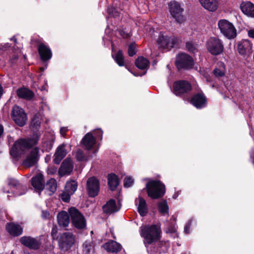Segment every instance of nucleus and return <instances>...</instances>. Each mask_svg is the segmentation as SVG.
Wrapping results in <instances>:
<instances>
[{"instance_id":"52","label":"nucleus","mask_w":254,"mask_h":254,"mask_svg":"<svg viewBox=\"0 0 254 254\" xmlns=\"http://www.w3.org/2000/svg\"><path fill=\"white\" fill-rule=\"evenodd\" d=\"M57 171V168L55 166H51L48 168V174L53 175L56 173Z\"/></svg>"},{"instance_id":"22","label":"nucleus","mask_w":254,"mask_h":254,"mask_svg":"<svg viewBox=\"0 0 254 254\" xmlns=\"http://www.w3.org/2000/svg\"><path fill=\"white\" fill-rule=\"evenodd\" d=\"M96 142V138L91 132L87 133L81 141V144L85 147L87 150H91Z\"/></svg>"},{"instance_id":"48","label":"nucleus","mask_w":254,"mask_h":254,"mask_svg":"<svg viewBox=\"0 0 254 254\" xmlns=\"http://www.w3.org/2000/svg\"><path fill=\"white\" fill-rule=\"evenodd\" d=\"M134 183L133 180L130 177H126L124 181V187L128 188L132 186Z\"/></svg>"},{"instance_id":"46","label":"nucleus","mask_w":254,"mask_h":254,"mask_svg":"<svg viewBox=\"0 0 254 254\" xmlns=\"http://www.w3.org/2000/svg\"><path fill=\"white\" fill-rule=\"evenodd\" d=\"M75 158L78 161H83L86 160V157L81 149H78L75 154Z\"/></svg>"},{"instance_id":"27","label":"nucleus","mask_w":254,"mask_h":254,"mask_svg":"<svg viewBox=\"0 0 254 254\" xmlns=\"http://www.w3.org/2000/svg\"><path fill=\"white\" fill-rule=\"evenodd\" d=\"M102 209L103 212L106 214H111L116 212L119 210L117 208L116 200L114 199H110L104 204Z\"/></svg>"},{"instance_id":"28","label":"nucleus","mask_w":254,"mask_h":254,"mask_svg":"<svg viewBox=\"0 0 254 254\" xmlns=\"http://www.w3.org/2000/svg\"><path fill=\"white\" fill-rule=\"evenodd\" d=\"M17 95L20 98L31 100L34 96L33 92L28 88H20L16 91Z\"/></svg>"},{"instance_id":"3","label":"nucleus","mask_w":254,"mask_h":254,"mask_svg":"<svg viewBox=\"0 0 254 254\" xmlns=\"http://www.w3.org/2000/svg\"><path fill=\"white\" fill-rule=\"evenodd\" d=\"M207 52L213 56L222 54L224 51V45L222 40L217 37H211L206 42Z\"/></svg>"},{"instance_id":"26","label":"nucleus","mask_w":254,"mask_h":254,"mask_svg":"<svg viewBox=\"0 0 254 254\" xmlns=\"http://www.w3.org/2000/svg\"><path fill=\"white\" fill-rule=\"evenodd\" d=\"M70 215L69 213L65 211H62L57 215V220L60 226L65 227L67 226L70 222Z\"/></svg>"},{"instance_id":"44","label":"nucleus","mask_w":254,"mask_h":254,"mask_svg":"<svg viewBox=\"0 0 254 254\" xmlns=\"http://www.w3.org/2000/svg\"><path fill=\"white\" fill-rule=\"evenodd\" d=\"M136 47V45L135 42H132L128 45L127 53L129 57H133L136 54L137 51Z\"/></svg>"},{"instance_id":"24","label":"nucleus","mask_w":254,"mask_h":254,"mask_svg":"<svg viewBox=\"0 0 254 254\" xmlns=\"http://www.w3.org/2000/svg\"><path fill=\"white\" fill-rule=\"evenodd\" d=\"M240 9L245 15L254 18V4L249 1H242Z\"/></svg>"},{"instance_id":"14","label":"nucleus","mask_w":254,"mask_h":254,"mask_svg":"<svg viewBox=\"0 0 254 254\" xmlns=\"http://www.w3.org/2000/svg\"><path fill=\"white\" fill-rule=\"evenodd\" d=\"M190 102L197 109L206 107L207 99L202 91L194 94L190 98Z\"/></svg>"},{"instance_id":"11","label":"nucleus","mask_w":254,"mask_h":254,"mask_svg":"<svg viewBox=\"0 0 254 254\" xmlns=\"http://www.w3.org/2000/svg\"><path fill=\"white\" fill-rule=\"evenodd\" d=\"M59 246L62 251L69 250L74 243L73 235L69 232L63 233L58 241Z\"/></svg>"},{"instance_id":"40","label":"nucleus","mask_w":254,"mask_h":254,"mask_svg":"<svg viewBox=\"0 0 254 254\" xmlns=\"http://www.w3.org/2000/svg\"><path fill=\"white\" fill-rule=\"evenodd\" d=\"M82 248L85 254H90L94 248L92 242L90 241H85L82 245Z\"/></svg>"},{"instance_id":"4","label":"nucleus","mask_w":254,"mask_h":254,"mask_svg":"<svg viewBox=\"0 0 254 254\" xmlns=\"http://www.w3.org/2000/svg\"><path fill=\"white\" fill-rule=\"evenodd\" d=\"M175 64L178 71L190 70L194 65L192 57L185 53H181L176 58Z\"/></svg>"},{"instance_id":"41","label":"nucleus","mask_w":254,"mask_h":254,"mask_svg":"<svg viewBox=\"0 0 254 254\" xmlns=\"http://www.w3.org/2000/svg\"><path fill=\"white\" fill-rule=\"evenodd\" d=\"M220 64L222 66L223 69L216 67L213 71L214 75L217 78L221 77L225 75V65L222 62L220 63Z\"/></svg>"},{"instance_id":"39","label":"nucleus","mask_w":254,"mask_h":254,"mask_svg":"<svg viewBox=\"0 0 254 254\" xmlns=\"http://www.w3.org/2000/svg\"><path fill=\"white\" fill-rule=\"evenodd\" d=\"M157 245L159 247L161 253H166L167 252L170 247V242L169 241H158Z\"/></svg>"},{"instance_id":"7","label":"nucleus","mask_w":254,"mask_h":254,"mask_svg":"<svg viewBox=\"0 0 254 254\" xmlns=\"http://www.w3.org/2000/svg\"><path fill=\"white\" fill-rule=\"evenodd\" d=\"M218 26L221 33L227 39H233L236 37L237 30L234 24L228 20H219L218 22Z\"/></svg>"},{"instance_id":"58","label":"nucleus","mask_w":254,"mask_h":254,"mask_svg":"<svg viewBox=\"0 0 254 254\" xmlns=\"http://www.w3.org/2000/svg\"><path fill=\"white\" fill-rule=\"evenodd\" d=\"M206 1V0H199V1L200 2L201 5L202 6H206V7H208V5H207V4L205 2V1ZM213 0H211V4L212 5H213Z\"/></svg>"},{"instance_id":"38","label":"nucleus","mask_w":254,"mask_h":254,"mask_svg":"<svg viewBox=\"0 0 254 254\" xmlns=\"http://www.w3.org/2000/svg\"><path fill=\"white\" fill-rule=\"evenodd\" d=\"M47 189L51 193L50 194L54 193L57 190V184L56 180L54 178L50 179L46 183Z\"/></svg>"},{"instance_id":"30","label":"nucleus","mask_w":254,"mask_h":254,"mask_svg":"<svg viewBox=\"0 0 254 254\" xmlns=\"http://www.w3.org/2000/svg\"><path fill=\"white\" fill-rule=\"evenodd\" d=\"M139 203L137 211L141 216H145L148 213V207L146 200L141 196L138 197Z\"/></svg>"},{"instance_id":"51","label":"nucleus","mask_w":254,"mask_h":254,"mask_svg":"<svg viewBox=\"0 0 254 254\" xmlns=\"http://www.w3.org/2000/svg\"><path fill=\"white\" fill-rule=\"evenodd\" d=\"M176 231V228H175V225L173 224H170L168 228H167V230H166V233H175Z\"/></svg>"},{"instance_id":"59","label":"nucleus","mask_w":254,"mask_h":254,"mask_svg":"<svg viewBox=\"0 0 254 254\" xmlns=\"http://www.w3.org/2000/svg\"><path fill=\"white\" fill-rule=\"evenodd\" d=\"M248 36L250 38H252L254 39V29H251L248 31Z\"/></svg>"},{"instance_id":"17","label":"nucleus","mask_w":254,"mask_h":254,"mask_svg":"<svg viewBox=\"0 0 254 254\" xmlns=\"http://www.w3.org/2000/svg\"><path fill=\"white\" fill-rule=\"evenodd\" d=\"M39 149L37 147H34L31 150L29 155L23 160L22 165L28 168H30L35 165L39 160Z\"/></svg>"},{"instance_id":"6","label":"nucleus","mask_w":254,"mask_h":254,"mask_svg":"<svg viewBox=\"0 0 254 254\" xmlns=\"http://www.w3.org/2000/svg\"><path fill=\"white\" fill-rule=\"evenodd\" d=\"M72 225L79 230L84 229L86 226V221L83 215L74 207L68 209Z\"/></svg>"},{"instance_id":"8","label":"nucleus","mask_w":254,"mask_h":254,"mask_svg":"<svg viewBox=\"0 0 254 254\" xmlns=\"http://www.w3.org/2000/svg\"><path fill=\"white\" fill-rule=\"evenodd\" d=\"M168 8L171 16L175 19V22L182 24L185 20L183 13L184 11L180 3L175 0L171 1L168 3Z\"/></svg>"},{"instance_id":"56","label":"nucleus","mask_w":254,"mask_h":254,"mask_svg":"<svg viewBox=\"0 0 254 254\" xmlns=\"http://www.w3.org/2000/svg\"><path fill=\"white\" fill-rule=\"evenodd\" d=\"M190 223H188L184 228V232L186 234H189L190 229Z\"/></svg>"},{"instance_id":"61","label":"nucleus","mask_w":254,"mask_h":254,"mask_svg":"<svg viewBox=\"0 0 254 254\" xmlns=\"http://www.w3.org/2000/svg\"><path fill=\"white\" fill-rule=\"evenodd\" d=\"M179 195V191L175 192L174 193V194L173 195L172 197L173 199H176L178 197Z\"/></svg>"},{"instance_id":"47","label":"nucleus","mask_w":254,"mask_h":254,"mask_svg":"<svg viewBox=\"0 0 254 254\" xmlns=\"http://www.w3.org/2000/svg\"><path fill=\"white\" fill-rule=\"evenodd\" d=\"M118 32L119 35L124 39H128L131 36V34L128 33L126 31V28H122L118 29Z\"/></svg>"},{"instance_id":"49","label":"nucleus","mask_w":254,"mask_h":254,"mask_svg":"<svg viewBox=\"0 0 254 254\" xmlns=\"http://www.w3.org/2000/svg\"><path fill=\"white\" fill-rule=\"evenodd\" d=\"M58 228L56 225H54L53 226L52 231H51V236L52 237V239L53 240H58Z\"/></svg>"},{"instance_id":"57","label":"nucleus","mask_w":254,"mask_h":254,"mask_svg":"<svg viewBox=\"0 0 254 254\" xmlns=\"http://www.w3.org/2000/svg\"><path fill=\"white\" fill-rule=\"evenodd\" d=\"M67 131V129L65 127H62L60 129V133L62 136L66 135V132Z\"/></svg>"},{"instance_id":"35","label":"nucleus","mask_w":254,"mask_h":254,"mask_svg":"<svg viewBox=\"0 0 254 254\" xmlns=\"http://www.w3.org/2000/svg\"><path fill=\"white\" fill-rule=\"evenodd\" d=\"M77 183L74 180H71L66 182L65 190L68 193L72 194L77 189Z\"/></svg>"},{"instance_id":"29","label":"nucleus","mask_w":254,"mask_h":254,"mask_svg":"<svg viewBox=\"0 0 254 254\" xmlns=\"http://www.w3.org/2000/svg\"><path fill=\"white\" fill-rule=\"evenodd\" d=\"M120 184L119 179L115 174L111 173L108 176V185L112 191H114Z\"/></svg>"},{"instance_id":"55","label":"nucleus","mask_w":254,"mask_h":254,"mask_svg":"<svg viewBox=\"0 0 254 254\" xmlns=\"http://www.w3.org/2000/svg\"><path fill=\"white\" fill-rule=\"evenodd\" d=\"M96 137L100 138V140L102 139L103 131L100 129H98L95 132Z\"/></svg>"},{"instance_id":"20","label":"nucleus","mask_w":254,"mask_h":254,"mask_svg":"<svg viewBox=\"0 0 254 254\" xmlns=\"http://www.w3.org/2000/svg\"><path fill=\"white\" fill-rule=\"evenodd\" d=\"M252 44L249 40L243 39L238 43V51L240 55L249 56L252 53Z\"/></svg>"},{"instance_id":"60","label":"nucleus","mask_w":254,"mask_h":254,"mask_svg":"<svg viewBox=\"0 0 254 254\" xmlns=\"http://www.w3.org/2000/svg\"><path fill=\"white\" fill-rule=\"evenodd\" d=\"M4 132V127L3 126L0 124V137L3 135Z\"/></svg>"},{"instance_id":"37","label":"nucleus","mask_w":254,"mask_h":254,"mask_svg":"<svg viewBox=\"0 0 254 254\" xmlns=\"http://www.w3.org/2000/svg\"><path fill=\"white\" fill-rule=\"evenodd\" d=\"M158 209L160 213L165 215L169 212V206L166 199L159 202L158 204Z\"/></svg>"},{"instance_id":"21","label":"nucleus","mask_w":254,"mask_h":254,"mask_svg":"<svg viewBox=\"0 0 254 254\" xmlns=\"http://www.w3.org/2000/svg\"><path fill=\"white\" fill-rule=\"evenodd\" d=\"M102 247L108 253L117 254L122 250V245L114 240H109L103 245Z\"/></svg>"},{"instance_id":"42","label":"nucleus","mask_w":254,"mask_h":254,"mask_svg":"<svg viewBox=\"0 0 254 254\" xmlns=\"http://www.w3.org/2000/svg\"><path fill=\"white\" fill-rule=\"evenodd\" d=\"M213 5L211 4V0H206L205 1L208 5V7L203 6L205 9L210 11H215L218 7V2L217 0H213Z\"/></svg>"},{"instance_id":"36","label":"nucleus","mask_w":254,"mask_h":254,"mask_svg":"<svg viewBox=\"0 0 254 254\" xmlns=\"http://www.w3.org/2000/svg\"><path fill=\"white\" fill-rule=\"evenodd\" d=\"M24 151V149L19 144L13 148V145L10 149V154L14 158H17L19 157L21 153Z\"/></svg>"},{"instance_id":"9","label":"nucleus","mask_w":254,"mask_h":254,"mask_svg":"<svg viewBox=\"0 0 254 254\" xmlns=\"http://www.w3.org/2000/svg\"><path fill=\"white\" fill-rule=\"evenodd\" d=\"M11 117L15 124L20 127L25 126L28 120L25 111L17 105H14L12 108Z\"/></svg>"},{"instance_id":"1","label":"nucleus","mask_w":254,"mask_h":254,"mask_svg":"<svg viewBox=\"0 0 254 254\" xmlns=\"http://www.w3.org/2000/svg\"><path fill=\"white\" fill-rule=\"evenodd\" d=\"M162 230L160 224L145 225L141 228L140 235L144 239L146 248L147 245H152L159 241L161 238Z\"/></svg>"},{"instance_id":"33","label":"nucleus","mask_w":254,"mask_h":254,"mask_svg":"<svg viewBox=\"0 0 254 254\" xmlns=\"http://www.w3.org/2000/svg\"><path fill=\"white\" fill-rule=\"evenodd\" d=\"M19 144L21 147L25 149H30L33 146V144L32 143V140L30 139H19L16 140L13 144V148L17 145V144Z\"/></svg>"},{"instance_id":"15","label":"nucleus","mask_w":254,"mask_h":254,"mask_svg":"<svg viewBox=\"0 0 254 254\" xmlns=\"http://www.w3.org/2000/svg\"><path fill=\"white\" fill-rule=\"evenodd\" d=\"M7 184L12 188V191L15 196L24 194L27 191V187L20 183L19 181L16 179H8Z\"/></svg>"},{"instance_id":"32","label":"nucleus","mask_w":254,"mask_h":254,"mask_svg":"<svg viewBox=\"0 0 254 254\" xmlns=\"http://www.w3.org/2000/svg\"><path fill=\"white\" fill-rule=\"evenodd\" d=\"M113 58L116 63L118 64V65L120 66H125L128 69V70L130 71L131 73H132L127 67V64H125V59L123 55V51L121 50H119L117 53L116 54L115 56L114 57L113 56Z\"/></svg>"},{"instance_id":"19","label":"nucleus","mask_w":254,"mask_h":254,"mask_svg":"<svg viewBox=\"0 0 254 254\" xmlns=\"http://www.w3.org/2000/svg\"><path fill=\"white\" fill-rule=\"evenodd\" d=\"M31 184L36 191L41 192L45 187L43 175L41 173H38L33 177L31 179Z\"/></svg>"},{"instance_id":"62","label":"nucleus","mask_w":254,"mask_h":254,"mask_svg":"<svg viewBox=\"0 0 254 254\" xmlns=\"http://www.w3.org/2000/svg\"><path fill=\"white\" fill-rule=\"evenodd\" d=\"M47 145L48 146L47 147V149H48L49 150H50L53 147V143L52 142H49L47 144Z\"/></svg>"},{"instance_id":"53","label":"nucleus","mask_w":254,"mask_h":254,"mask_svg":"<svg viewBox=\"0 0 254 254\" xmlns=\"http://www.w3.org/2000/svg\"><path fill=\"white\" fill-rule=\"evenodd\" d=\"M109 13L111 16L115 18L120 16V13L117 10H116L115 9L110 10Z\"/></svg>"},{"instance_id":"10","label":"nucleus","mask_w":254,"mask_h":254,"mask_svg":"<svg viewBox=\"0 0 254 254\" xmlns=\"http://www.w3.org/2000/svg\"><path fill=\"white\" fill-rule=\"evenodd\" d=\"M157 43L160 48L167 50L177 47L179 46V39L175 36H168L160 35L157 39Z\"/></svg>"},{"instance_id":"5","label":"nucleus","mask_w":254,"mask_h":254,"mask_svg":"<svg viewBox=\"0 0 254 254\" xmlns=\"http://www.w3.org/2000/svg\"><path fill=\"white\" fill-rule=\"evenodd\" d=\"M192 90L191 83L186 80H178L174 82L173 92L177 96L185 99Z\"/></svg>"},{"instance_id":"18","label":"nucleus","mask_w":254,"mask_h":254,"mask_svg":"<svg viewBox=\"0 0 254 254\" xmlns=\"http://www.w3.org/2000/svg\"><path fill=\"white\" fill-rule=\"evenodd\" d=\"M20 241L23 245L30 250H38L41 246V243L39 240L30 236L22 237Z\"/></svg>"},{"instance_id":"34","label":"nucleus","mask_w":254,"mask_h":254,"mask_svg":"<svg viewBox=\"0 0 254 254\" xmlns=\"http://www.w3.org/2000/svg\"><path fill=\"white\" fill-rule=\"evenodd\" d=\"M41 115L38 113L35 114L31 119V127L33 129H38L41 127Z\"/></svg>"},{"instance_id":"25","label":"nucleus","mask_w":254,"mask_h":254,"mask_svg":"<svg viewBox=\"0 0 254 254\" xmlns=\"http://www.w3.org/2000/svg\"><path fill=\"white\" fill-rule=\"evenodd\" d=\"M6 229L9 234L14 237L19 236L21 235L23 232V229L20 225L15 224L12 222L7 223Z\"/></svg>"},{"instance_id":"50","label":"nucleus","mask_w":254,"mask_h":254,"mask_svg":"<svg viewBox=\"0 0 254 254\" xmlns=\"http://www.w3.org/2000/svg\"><path fill=\"white\" fill-rule=\"evenodd\" d=\"M70 194L69 193L63 192L62 193L61 197L62 200L64 202H68L70 200Z\"/></svg>"},{"instance_id":"2","label":"nucleus","mask_w":254,"mask_h":254,"mask_svg":"<svg viewBox=\"0 0 254 254\" xmlns=\"http://www.w3.org/2000/svg\"><path fill=\"white\" fill-rule=\"evenodd\" d=\"M143 190H146L148 196L152 199L162 198L166 192L165 185L160 180H158L148 181Z\"/></svg>"},{"instance_id":"54","label":"nucleus","mask_w":254,"mask_h":254,"mask_svg":"<svg viewBox=\"0 0 254 254\" xmlns=\"http://www.w3.org/2000/svg\"><path fill=\"white\" fill-rule=\"evenodd\" d=\"M18 59V57L17 55H13L10 58L9 60V63H10L11 65H14L17 62Z\"/></svg>"},{"instance_id":"63","label":"nucleus","mask_w":254,"mask_h":254,"mask_svg":"<svg viewBox=\"0 0 254 254\" xmlns=\"http://www.w3.org/2000/svg\"><path fill=\"white\" fill-rule=\"evenodd\" d=\"M10 40L11 41H12L14 42V43L16 44L17 42V39L16 38V37L15 36H13L11 39H10Z\"/></svg>"},{"instance_id":"45","label":"nucleus","mask_w":254,"mask_h":254,"mask_svg":"<svg viewBox=\"0 0 254 254\" xmlns=\"http://www.w3.org/2000/svg\"><path fill=\"white\" fill-rule=\"evenodd\" d=\"M148 245H147V248H147V252L149 254H161L160 250H159V247H158V245L157 247L152 245L149 248L148 247Z\"/></svg>"},{"instance_id":"31","label":"nucleus","mask_w":254,"mask_h":254,"mask_svg":"<svg viewBox=\"0 0 254 254\" xmlns=\"http://www.w3.org/2000/svg\"><path fill=\"white\" fill-rule=\"evenodd\" d=\"M149 60L142 56L138 57L135 61V66L140 69H146L149 66Z\"/></svg>"},{"instance_id":"13","label":"nucleus","mask_w":254,"mask_h":254,"mask_svg":"<svg viewBox=\"0 0 254 254\" xmlns=\"http://www.w3.org/2000/svg\"><path fill=\"white\" fill-rule=\"evenodd\" d=\"M35 42L38 44L37 50L41 60L46 62L51 60L53 53L50 47L44 43L40 42L38 39L35 40Z\"/></svg>"},{"instance_id":"12","label":"nucleus","mask_w":254,"mask_h":254,"mask_svg":"<svg viewBox=\"0 0 254 254\" xmlns=\"http://www.w3.org/2000/svg\"><path fill=\"white\" fill-rule=\"evenodd\" d=\"M87 194L90 197L97 196L100 191V182L95 177H91L88 179L86 182Z\"/></svg>"},{"instance_id":"64","label":"nucleus","mask_w":254,"mask_h":254,"mask_svg":"<svg viewBox=\"0 0 254 254\" xmlns=\"http://www.w3.org/2000/svg\"><path fill=\"white\" fill-rule=\"evenodd\" d=\"M40 69L41 70V71H44V70H45V68H44V67H41L40 68Z\"/></svg>"},{"instance_id":"43","label":"nucleus","mask_w":254,"mask_h":254,"mask_svg":"<svg viewBox=\"0 0 254 254\" xmlns=\"http://www.w3.org/2000/svg\"><path fill=\"white\" fill-rule=\"evenodd\" d=\"M186 48V50L190 53L195 54L198 51L195 45L192 42H187Z\"/></svg>"},{"instance_id":"23","label":"nucleus","mask_w":254,"mask_h":254,"mask_svg":"<svg viewBox=\"0 0 254 254\" xmlns=\"http://www.w3.org/2000/svg\"><path fill=\"white\" fill-rule=\"evenodd\" d=\"M65 144H62L57 147L54 155L53 161L55 164H60L61 161L67 154V151L65 149Z\"/></svg>"},{"instance_id":"16","label":"nucleus","mask_w":254,"mask_h":254,"mask_svg":"<svg viewBox=\"0 0 254 254\" xmlns=\"http://www.w3.org/2000/svg\"><path fill=\"white\" fill-rule=\"evenodd\" d=\"M73 162L70 157H67L62 162L58 170V174L60 177L70 175L73 171Z\"/></svg>"}]
</instances>
